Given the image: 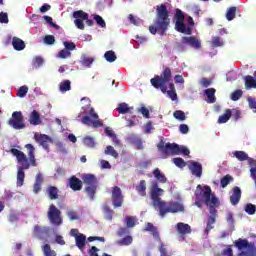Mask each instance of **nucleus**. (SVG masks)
I'll use <instances>...</instances> for the list:
<instances>
[{"label":"nucleus","instance_id":"e433bc0d","mask_svg":"<svg viewBox=\"0 0 256 256\" xmlns=\"http://www.w3.org/2000/svg\"><path fill=\"white\" fill-rule=\"evenodd\" d=\"M43 63H45V59L41 56H35L32 60V65L34 69H39V67H43Z\"/></svg>","mask_w":256,"mask_h":256},{"label":"nucleus","instance_id":"c03bdc74","mask_svg":"<svg viewBox=\"0 0 256 256\" xmlns=\"http://www.w3.org/2000/svg\"><path fill=\"white\" fill-rule=\"evenodd\" d=\"M233 155L238 161H247V159H249V155L246 154L245 151H235Z\"/></svg>","mask_w":256,"mask_h":256},{"label":"nucleus","instance_id":"6ab92c4d","mask_svg":"<svg viewBox=\"0 0 256 256\" xmlns=\"http://www.w3.org/2000/svg\"><path fill=\"white\" fill-rule=\"evenodd\" d=\"M206 205L207 207H209L210 216L217 217V209H215V207H219V199L217 198V196L212 195L211 202Z\"/></svg>","mask_w":256,"mask_h":256},{"label":"nucleus","instance_id":"aec40b11","mask_svg":"<svg viewBox=\"0 0 256 256\" xmlns=\"http://www.w3.org/2000/svg\"><path fill=\"white\" fill-rule=\"evenodd\" d=\"M143 231L151 233L155 241H161V236L159 235V231L157 230V227L153 225V223L148 222Z\"/></svg>","mask_w":256,"mask_h":256},{"label":"nucleus","instance_id":"09e8293b","mask_svg":"<svg viewBox=\"0 0 256 256\" xmlns=\"http://www.w3.org/2000/svg\"><path fill=\"white\" fill-rule=\"evenodd\" d=\"M44 256H57V252L51 249V245L45 244L43 248Z\"/></svg>","mask_w":256,"mask_h":256},{"label":"nucleus","instance_id":"2eb2a0df","mask_svg":"<svg viewBox=\"0 0 256 256\" xmlns=\"http://www.w3.org/2000/svg\"><path fill=\"white\" fill-rule=\"evenodd\" d=\"M182 43L184 45H189L192 49H201V40L197 39L195 36L182 37Z\"/></svg>","mask_w":256,"mask_h":256},{"label":"nucleus","instance_id":"13d9d810","mask_svg":"<svg viewBox=\"0 0 256 256\" xmlns=\"http://www.w3.org/2000/svg\"><path fill=\"white\" fill-rule=\"evenodd\" d=\"M212 47H223L224 43L220 37H213L212 38Z\"/></svg>","mask_w":256,"mask_h":256},{"label":"nucleus","instance_id":"58836bf2","mask_svg":"<svg viewBox=\"0 0 256 256\" xmlns=\"http://www.w3.org/2000/svg\"><path fill=\"white\" fill-rule=\"evenodd\" d=\"M59 89L61 93H67V91H71V81L64 80L60 83Z\"/></svg>","mask_w":256,"mask_h":256},{"label":"nucleus","instance_id":"680f3d73","mask_svg":"<svg viewBox=\"0 0 256 256\" xmlns=\"http://www.w3.org/2000/svg\"><path fill=\"white\" fill-rule=\"evenodd\" d=\"M159 251L160 256H171L169 252H167V247H165V244L163 242H161L159 245Z\"/></svg>","mask_w":256,"mask_h":256},{"label":"nucleus","instance_id":"a19ab883","mask_svg":"<svg viewBox=\"0 0 256 256\" xmlns=\"http://www.w3.org/2000/svg\"><path fill=\"white\" fill-rule=\"evenodd\" d=\"M105 155H111V157H114V159H117L119 157V153L113 146H107L104 150Z\"/></svg>","mask_w":256,"mask_h":256},{"label":"nucleus","instance_id":"8fccbe9b","mask_svg":"<svg viewBox=\"0 0 256 256\" xmlns=\"http://www.w3.org/2000/svg\"><path fill=\"white\" fill-rule=\"evenodd\" d=\"M244 211L248 214V215H255L256 213V206L255 204L252 203H248L246 204Z\"/></svg>","mask_w":256,"mask_h":256},{"label":"nucleus","instance_id":"49530a36","mask_svg":"<svg viewBox=\"0 0 256 256\" xmlns=\"http://www.w3.org/2000/svg\"><path fill=\"white\" fill-rule=\"evenodd\" d=\"M172 162L174 163V165H176V167H179L180 169H183V167H187V162H185V160H183V158L181 157L173 158Z\"/></svg>","mask_w":256,"mask_h":256},{"label":"nucleus","instance_id":"f03ea898","mask_svg":"<svg viewBox=\"0 0 256 256\" xmlns=\"http://www.w3.org/2000/svg\"><path fill=\"white\" fill-rule=\"evenodd\" d=\"M25 149L28 150V158L25 153L17 148H12L10 150V153L16 157L17 162L20 165L17 172V187H23V183H25V171L30 169L31 166L37 167V159H35V147L32 144H26Z\"/></svg>","mask_w":256,"mask_h":256},{"label":"nucleus","instance_id":"0eeeda50","mask_svg":"<svg viewBox=\"0 0 256 256\" xmlns=\"http://www.w3.org/2000/svg\"><path fill=\"white\" fill-rule=\"evenodd\" d=\"M174 19L176 21L175 29L178 31V33H184V35H191L193 33L191 27H187L185 25V14L181 9L177 8L175 10Z\"/></svg>","mask_w":256,"mask_h":256},{"label":"nucleus","instance_id":"b1692460","mask_svg":"<svg viewBox=\"0 0 256 256\" xmlns=\"http://www.w3.org/2000/svg\"><path fill=\"white\" fill-rule=\"evenodd\" d=\"M116 111L120 113V115H127V113H129L130 115H133V106L129 107V104L122 102L118 104Z\"/></svg>","mask_w":256,"mask_h":256},{"label":"nucleus","instance_id":"6e6552de","mask_svg":"<svg viewBox=\"0 0 256 256\" xmlns=\"http://www.w3.org/2000/svg\"><path fill=\"white\" fill-rule=\"evenodd\" d=\"M157 149L162 153V158L167 159V157H171L172 155H179V144L177 143H166L161 140L157 144Z\"/></svg>","mask_w":256,"mask_h":256},{"label":"nucleus","instance_id":"2f4dec72","mask_svg":"<svg viewBox=\"0 0 256 256\" xmlns=\"http://www.w3.org/2000/svg\"><path fill=\"white\" fill-rule=\"evenodd\" d=\"M246 89H256V80L251 75H247L244 78Z\"/></svg>","mask_w":256,"mask_h":256},{"label":"nucleus","instance_id":"f704fd0d","mask_svg":"<svg viewBox=\"0 0 256 256\" xmlns=\"http://www.w3.org/2000/svg\"><path fill=\"white\" fill-rule=\"evenodd\" d=\"M103 212L107 221H113V214L115 212L113 211V209L109 208V205L106 204L103 206Z\"/></svg>","mask_w":256,"mask_h":256},{"label":"nucleus","instance_id":"cd10ccee","mask_svg":"<svg viewBox=\"0 0 256 256\" xmlns=\"http://www.w3.org/2000/svg\"><path fill=\"white\" fill-rule=\"evenodd\" d=\"M30 125H41V115L37 110H33L29 118Z\"/></svg>","mask_w":256,"mask_h":256},{"label":"nucleus","instance_id":"37998d69","mask_svg":"<svg viewBox=\"0 0 256 256\" xmlns=\"http://www.w3.org/2000/svg\"><path fill=\"white\" fill-rule=\"evenodd\" d=\"M236 13H237V7H235V6L230 7L226 13L227 21H233Z\"/></svg>","mask_w":256,"mask_h":256},{"label":"nucleus","instance_id":"72a5a7b5","mask_svg":"<svg viewBox=\"0 0 256 256\" xmlns=\"http://www.w3.org/2000/svg\"><path fill=\"white\" fill-rule=\"evenodd\" d=\"M232 115H233V113L231 112V109H226L225 113L223 115L219 116L218 123L219 124L227 123V121H229L231 119Z\"/></svg>","mask_w":256,"mask_h":256},{"label":"nucleus","instance_id":"4d7b16f0","mask_svg":"<svg viewBox=\"0 0 256 256\" xmlns=\"http://www.w3.org/2000/svg\"><path fill=\"white\" fill-rule=\"evenodd\" d=\"M173 116L175 117V119H178L179 121H185L186 119L185 112L181 110H176Z\"/></svg>","mask_w":256,"mask_h":256},{"label":"nucleus","instance_id":"f3484780","mask_svg":"<svg viewBox=\"0 0 256 256\" xmlns=\"http://www.w3.org/2000/svg\"><path fill=\"white\" fill-rule=\"evenodd\" d=\"M68 186L72 191H81V189H83V181L77 178V176H71L68 179Z\"/></svg>","mask_w":256,"mask_h":256},{"label":"nucleus","instance_id":"5fc2aeb1","mask_svg":"<svg viewBox=\"0 0 256 256\" xmlns=\"http://www.w3.org/2000/svg\"><path fill=\"white\" fill-rule=\"evenodd\" d=\"M67 217H69L70 221H77L79 219V214L75 212V210H69L66 212Z\"/></svg>","mask_w":256,"mask_h":256},{"label":"nucleus","instance_id":"dca6fc26","mask_svg":"<svg viewBox=\"0 0 256 256\" xmlns=\"http://www.w3.org/2000/svg\"><path fill=\"white\" fill-rule=\"evenodd\" d=\"M51 229L47 226H40V225H35L34 226V235L35 237H38V239H45V237H48Z\"/></svg>","mask_w":256,"mask_h":256},{"label":"nucleus","instance_id":"bf43d9fd","mask_svg":"<svg viewBox=\"0 0 256 256\" xmlns=\"http://www.w3.org/2000/svg\"><path fill=\"white\" fill-rule=\"evenodd\" d=\"M63 45H64L66 51H69V52L75 51V49H76V47H77V46L75 45V43H73V42H67V41H65V42L63 43Z\"/></svg>","mask_w":256,"mask_h":256},{"label":"nucleus","instance_id":"338daca9","mask_svg":"<svg viewBox=\"0 0 256 256\" xmlns=\"http://www.w3.org/2000/svg\"><path fill=\"white\" fill-rule=\"evenodd\" d=\"M44 43L46 45H53L55 43V36L47 35L44 37Z\"/></svg>","mask_w":256,"mask_h":256},{"label":"nucleus","instance_id":"ddd939ff","mask_svg":"<svg viewBox=\"0 0 256 256\" xmlns=\"http://www.w3.org/2000/svg\"><path fill=\"white\" fill-rule=\"evenodd\" d=\"M123 193L121 192V188L118 186H114L112 188V205L115 209L117 207H123Z\"/></svg>","mask_w":256,"mask_h":256},{"label":"nucleus","instance_id":"c756f323","mask_svg":"<svg viewBox=\"0 0 256 256\" xmlns=\"http://www.w3.org/2000/svg\"><path fill=\"white\" fill-rule=\"evenodd\" d=\"M12 45L15 51H23V49H25V42L21 40V38L14 37Z\"/></svg>","mask_w":256,"mask_h":256},{"label":"nucleus","instance_id":"864d4df0","mask_svg":"<svg viewBox=\"0 0 256 256\" xmlns=\"http://www.w3.org/2000/svg\"><path fill=\"white\" fill-rule=\"evenodd\" d=\"M243 97V90H236L231 94L232 101H239Z\"/></svg>","mask_w":256,"mask_h":256},{"label":"nucleus","instance_id":"0e129e2a","mask_svg":"<svg viewBox=\"0 0 256 256\" xmlns=\"http://www.w3.org/2000/svg\"><path fill=\"white\" fill-rule=\"evenodd\" d=\"M58 57L60 59H67V57H71V52L67 49H63L58 53Z\"/></svg>","mask_w":256,"mask_h":256},{"label":"nucleus","instance_id":"4be33fe9","mask_svg":"<svg viewBox=\"0 0 256 256\" xmlns=\"http://www.w3.org/2000/svg\"><path fill=\"white\" fill-rule=\"evenodd\" d=\"M73 237H75L76 247L83 251L85 245H87V237L84 234H73Z\"/></svg>","mask_w":256,"mask_h":256},{"label":"nucleus","instance_id":"c9c22d12","mask_svg":"<svg viewBox=\"0 0 256 256\" xmlns=\"http://www.w3.org/2000/svg\"><path fill=\"white\" fill-rule=\"evenodd\" d=\"M124 119L126 120V127H135V125H137V122H135L137 120V116L136 115H126L124 116Z\"/></svg>","mask_w":256,"mask_h":256},{"label":"nucleus","instance_id":"e2e57ef3","mask_svg":"<svg viewBox=\"0 0 256 256\" xmlns=\"http://www.w3.org/2000/svg\"><path fill=\"white\" fill-rule=\"evenodd\" d=\"M43 19L46 21V23H49L50 27H53L54 29H59V25L55 24L53 22V18L50 16H43Z\"/></svg>","mask_w":256,"mask_h":256},{"label":"nucleus","instance_id":"473e14b6","mask_svg":"<svg viewBox=\"0 0 256 256\" xmlns=\"http://www.w3.org/2000/svg\"><path fill=\"white\" fill-rule=\"evenodd\" d=\"M217 221V216H209L206 229L204 230L205 235H209L211 233V229H213V225Z\"/></svg>","mask_w":256,"mask_h":256},{"label":"nucleus","instance_id":"7c9ffc66","mask_svg":"<svg viewBox=\"0 0 256 256\" xmlns=\"http://www.w3.org/2000/svg\"><path fill=\"white\" fill-rule=\"evenodd\" d=\"M216 92H217V90H215V88H208V89L204 90V93H205L206 97L208 98V100H207L208 103H215V101H217V98L215 97Z\"/></svg>","mask_w":256,"mask_h":256},{"label":"nucleus","instance_id":"a211bd4d","mask_svg":"<svg viewBox=\"0 0 256 256\" xmlns=\"http://www.w3.org/2000/svg\"><path fill=\"white\" fill-rule=\"evenodd\" d=\"M189 169L195 177H201L203 175V166L199 162L191 161Z\"/></svg>","mask_w":256,"mask_h":256},{"label":"nucleus","instance_id":"9b49d317","mask_svg":"<svg viewBox=\"0 0 256 256\" xmlns=\"http://www.w3.org/2000/svg\"><path fill=\"white\" fill-rule=\"evenodd\" d=\"M10 127L13 129H25V123H23V114L21 112H13L12 118L8 121Z\"/></svg>","mask_w":256,"mask_h":256},{"label":"nucleus","instance_id":"6e6d98bb","mask_svg":"<svg viewBox=\"0 0 256 256\" xmlns=\"http://www.w3.org/2000/svg\"><path fill=\"white\" fill-rule=\"evenodd\" d=\"M29 91V87L27 86H21L19 89H18V92H17V95L23 99V97H25V95H27Z\"/></svg>","mask_w":256,"mask_h":256},{"label":"nucleus","instance_id":"5701e85b","mask_svg":"<svg viewBox=\"0 0 256 256\" xmlns=\"http://www.w3.org/2000/svg\"><path fill=\"white\" fill-rule=\"evenodd\" d=\"M45 179L43 178V174L41 172L36 174L35 182L33 185V193L37 195V193H40L41 191V185H43V182Z\"/></svg>","mask_w":256,"mask_h":256},{"label":"nucleus","instance_id":"3c124183","mask_svg":"<svg viewBox=\"0 0 256 256\" xmlns=\"http://www.w3.org/2000/svg\"><path fill=\"white\" fill-rule=\"evenodd\" d=\"M93 61H95V58L84 56L82 57L81 63L84 67H91V65H93Z\"/></svg>","mask_w":256,"mask_h":256},{"label":"nucleus","instance_id":"603ef678","mask_svg":"<svg viewBox=\"0 0 256 256\" xmlns=\"http://www.w3.org/2000/svg\"><path fill=\"white\" fill-rule=\"evenodd\" d=\"M83 144L86 146V147H90V148H93L95 147V140L92 138V137H85L83 139Z\"/></svg>","mask_w":256,"mask_h":256},{"label":"nucleus","instance_id":"7ed1b4c3","mask_svg":"<svg viewBox=\"0 0 256 256\" xmlns=\"http://www.w3.org/2000/svg\"><path fill=\"white\" fill-rule=\"evenodd\" d=\"M173 74L171 73V68L164 67L162 73L156 75L150 80L152 87L155 89H160L162 93H167L171 101H177V91L175 90V84H173Z\"/></svg>","mask_w":256,"mask_h":256},{"label":"nucleus","instance_id":"1a4fd4ad","mask_svg":"<svg viewBox=\"0 0 256 256\" xmlns=\"http://www.w3.org/2000/svg\"><path fill=\"white\" fill-rule=\"evenodd\" d=\"M212 191H211V187L208 185H205L204 187L201 186V184H199L196 187V191H195V197L197 201H201L202 203H204L205 205H209V203H211V197H213Z\"/></svg>","mask_w":256,"mask_h":256},{"label":"nucleus","instance_id":"69168bd1","mask_svg":"<svg viewBox=\"0 0 256 256\" xmlns=\"http://www.w3.org/2000/svg\"><path fill=\"white\" fill-rule=\"evenodd\" d=\"M174 49L178 53H183V51H185V44H183V42H176Z\"/></svg>","mask_w":256,"mask_h":256},{"label":"nucleus","instance_id":"393cba45","mask_svg":"<svg viewBox=\"0 0 256 256\" xmlns=\"http://www.w3.org/2000/svg\"><path fill=\"white\" fill-rule=\"evenodd\" d=\"M46 193L51 201L59 199V188L55 186H48Z\"/></svg>","mask_w":256,"mask_h":256},{"label":"nucleus","instance_id":"a878e982","mask_svg":"<svg viewBox=\"0 0 256 256\" xmlns=\"http://www.w3.org/2000/svg\"><path fill=\"white\" fill-rule=\"evenodd\" d=\"M176 231H178L180 235H189V233H191V226L189 224L180 222L176 225Z\"/></svg>","mask_w":256,"mask_h":256},{"label":"nucleus","instance_id":"c85d7f7f","mask_svg":"<svg viewBox=\"0 0 256 256\" xmlns=\"http://www.w3.org/2000/svg\"><path fill=\"white\" fill-rule=\"evenodd\" d=\"M153 175H154L156 181H158L159 183H167V177L165 176V174L163 172H161V170L159 168H155L153 170Z\"/></svg>","mask_w":256,"mask_h":256},{"label":"nucleus","instance_id":"412c9836","mask_svg":"<svg viewBox=\"0 0 256 256\" xmlns=\"http://www.w3.org/2000/svg\"><path fill=\"white\" fill-rule=\"evenodd\" d=\"M241 201V188L239 186H235L233 188V193L230 196V203L231 205H239V202Z\"/></svg>","mask_w":256,"mask_h":256},{"label":"nucleus","instance_id":"9d476101","mask_svg":"<svg viewBox=\"0 0 256 256\" xmlns=\"http://www.w3.org/2000/svg\"><path fill=\"white\" fill-rule=\"evenodd\" d=\"M47 217L52 225L59 227L63 225V217H61V210L55 206V204H51L49 206Z\"/></svg>","mask_w":256,"mask_h":256},{"label":"nucleus","instance_id":"f8f14e48","mask_svg":"<svg viewBox=\"0 0 256 256\" xmlns=\"http://www.w3.org/2000/svg\"><path fill=\"white\" fill-rule=\"evenodd\" d=\"M73 17L75 19L74 24L76 25L77 29L83 31L85 29V24L83 21L89 18V14L83 10H78L73 12Z\"/></svg>","mask_w":256,"mask_h":256},{"label":"nucleus","instance_id":"79ce46f5","mask_svg":"<svg viewBox=\"0 0 256 256\" xmlns=\"http://www.w3.org/2000/svg\"><path fill=\"white\" fill-rule=\"evenodd\" d=\"M133 243V237L131 236H125L123 239L117 241V245L123 246H129Z\"/></svg>","mask_w":256,"mask_h":256},{"label":"nucleus","instance_id":"bb28decb","mask_svg":"<svg viewBox=\"0 0 256 256\" xmlns=\"http://www.w3.org/2000/svg\"><path fill=\"white\" fill-rule=\"evenodd\" d=\"M136 191L140 197H147V182L145 180H141L136 186Z\"/></svg>","mask_w":256,"mask_h":256},{"label":"nucleus","instance_id":"ea45409f","mask_svg":"<svg viewBox=\"0 0 256 256\" xmlns=\"http://www.w3.org/2000/svg\"><path fill=\"white\" fill-rule=\"evenodd\" d=\"M125 221L128 229H133L137 225V219L133 216H126Z\"/></svg>","mask_w":256,"mask_h":256},{"label":"nucleus","instance_id":"20e7f679","mask_svg":"<svg viewBox=\"0 0 256 256\" xmlns=\"http://www.w3.org/2000/svg\"><path fill=\"white\" fill-rule=\"evenodd\" d=\"M169 25H171V19L169 18V10H167V6L165 4H161L156 8V21L154 22V26H149V31L152 35H165L167 33V29H169Z\"/></svg>","mask_w":256,"mask_h":256},{"label":"nucleus","instance_id":"de8ad7c7","mask_svg":"<svg viewBox=\"0 0 256 256\" xmlns=\"http://www.w3.org/2000/svg\"><path fill=\"white\" fill-rule=\"evenodd\" d=\"M92 17L94 21H96L97 25H99V27H102V29L107 27V24L105 23V20L103 19V17L97 14L92 15Z\"/></svg>","mask_w":256,"mask_h":256},{"label":"nucleus","instance_id":"4c0bfd02","mask_svg":"<svg viewBox=\"0 0 256 256\" xmlns=\"http://www.w3.org/2000/svg\"><path fill=\"white\" fill-rule=\"evenodd\" d=\"M104 57L108 63H115V61H117V55L113 50L105 52Z\"/></svg>","mask_w":256,"mask_h":256},{"label":"nucleus","instance_id":"4468645a","mask_svg":"<svg viewBox=\"0 0 256 256\" xmlns=\"http://www.w3.org/2000/svg\"><path fill=\"white\" fill-rule=\"evenodd\" d=\"M34 139L36 143H38L39 145H41V147H43V149H45V151L49 152V145L53 143V139L51 137H49L47 134L36 133L34 135Z\"/></svg>","mask_w":256,"mask_h":256},{"label":"nucleus","instance_id":"052dcab7","mask_svg":"<svg viewBox=\"0 0 256 256\" xmlns=\"http://www.w3.org/2000/svg\"><path fill=\"white\" fill-rule=\"evenodd\" d=\"M248 105L252 109L253 113H256V100L253 97L247 98Z\"/></svg>","mask_w":256,"mask_h":256},{"label":"nucleus","instance_id":"a18cd8bd","mask_svg":"<svg viewBox=\"0 0 256 256\" xmlns=\"http://www.w3.org/2000/svg\"><path fill=\"white\" fill-rule=\"evenodd\" d=\"M231 181H233V176L227 174L221 178L220 185L223 189H225V187H227V185H229V183H231Z\"/></svg>","mask_w":256,"mask_h":256},{"label":"nucleus","instance_id":"423d86ee","mask_svg":"<svg viewBox=\"0 0 256 256\" xmlns=\"http://www.w3.org/2000/svg\"><path fill=\"white\" fill-rule=\"evenodd\" d=\"M235 247L242 251L238 254V256H256V247L254 242H249L247 239L239 238L234 242ZM246 249V251H243Z\"/></svg>","mask_w":256,"mask_h":256},{"label":"nucleus","instance_id":"f257e3e1","mask_svg":"<svg viewBox=\"0 0 256 256\" xmlns=\"http://www.w3.org/2000/svg\"><path fill=\"white\" fill-rule=\"evenodd\" d=\"M165 193V190L159 188V183L152 182L150 188V199L152 200V207L159 211L161 217H165L167 213H179L184 211V207L179 202L165 201L161 199V195Z\"/></svg>","mask_w":256,"mask_h":256},{"label":"nucleus","instance_id":"774afa93","mask_svg":"<svg viewBox=\"0 0 256 256\" xmlns=\"http://www.w3.org/2000/svg\"><path fill=\"white\" fill-rule=\"evenodd\" d=\"M223 256H233V249L231 246H228L227 249H224L222 252Z\"/></svg>","mask_w":256,"mask_h":256},{"label":"nucleus","instance_id":"39448f33","mask_svg":"<svg viewBox=\"0 0 256 256\" xmlns=\"http://www.w3.org/2000/svg\"><path fill=\"white\" fill-rule=\"evenodd\" d=\"M82 181L84 185H87L84 189V193H86L90 201H93L95 199V195L97 194V176L93 174H84L82 175Z\"/></svg>","mask_w":256,"mask_h":256}]
</instances>
